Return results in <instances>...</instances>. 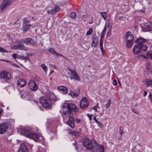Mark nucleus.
Returning <instances> with one entry per match:
<instances>
[{
  "label": "nucleus",
  "mask_w": 152,
  "mask_h": 152,
  "mask_svg": "<svg viewBox=\"0 0 152 152\" xmlns=\"http://www.w3.org/2000/svg\"><path fill=\"white\" fill-rule=\"evenodd\" d=\"M28 40L29 44L33 45H36L35 42L32 39L28 38Z\"/></svg>",
  "instance_id": "obj_25"
},
{
  "label": "nucleus",
  "mask_w": 152,
  "mask_h": 152,
  "mask_svg": "<svg viewBox=\"0 0 152 152\" xmlns=\"http://www.w3.org/2000/svg\"><path fill=\"white\" fill-rule=\"evenodd\" d=\"M148 56L152 59V52H150L148 53Z\"/></svg>",
  "instance_id": "obj_49"
},
{
  "label": "nucleus",
  "mask_w": 152,
  "mask_h": 152,
  "mask_svg": "<svg viewBox=\"0 0 152 152\" xmlns=\"http://www.w3.org/2000/svg\"><path fill=\"white\" fill-rule=\"evenodd\" d=\"M145 27L147 28V29H148L149 31H150L152 29V24H150L148 25H145Z\"/></svg>",
  "instance_id": "obj_29"
},
{
  "label": "nucleus",
  "mask_w": 152,
  "mask_h": 152,
  "mask_svg": "<svg viewBox=\"0 0 152 152\" xmlns=\"http://www.w3.org/2000/svg\"><path fill=\"white\" fill-rule=\"evenodd\" d=\"M28 150L24 144L21 145L18 150V152H28Z\"/></svg>",
  "instance_id": "obj_17"
},
{
  "label": "nucleus",
  "mask_w": 152,
  "mask_h": 152,
  "mask_svg": "<svg viewBox=\"0 0 152 152\" xmlns=\"http://www.w3.org/2000/svg\"><path fill=\"white\" fill-rule=\"evenodd\" d=\"M26 54L27 55V56H28L29 58V56H32V53H26Z\"/></svg>",
  "instance_id": "obj_53"
},
{
  "label": "nucleus",
  "mask_w": 152,
  "mask_h": 152,
  "mask_svg": "<svg viewBox=\"0 0 152 152\" xmlns=\"http://www.w3.org/2000/svg\"><path fill=\"white\" fill-rule=\"evenodd\" d=\"M98 148L96 151H92L93 152H104V148L103 145L99 146L98 144Z\"/></svg>",
  "instance_id": "obj_23"
},
{
  "label": "nucleus",
  "mask_w": 152,
  "mask_h": 152,
  "mask_svg": "<svg viewBox=\"0 0 152 152\" xmlns=\"http://www.w3.org/2000/svg\"><path fill=\"white\" fill-rule=\"evenodd\" d=\"M10 5V0H4L1 6V8L2 11L4 10Z\"/></svg>",
  "instance_id": "obj_13"
},
{
  "label": "nucleus",
  "mask_w": 152,
  "mask_h": 152,
  "mask_svg": "<svg viewBox=\"0 0 152 152\" xmlns=\"http://www.w3.org/2000/svg\"><path fill=\"white\" fill-rule=\"evenodd\" d=\"M18 54L17 53H13L12 55V57L15 59L17 58Z\"/></svg>",
  "instance_id": "obj_45"
},
{
  "label": "nucleus",
  "mask_w": 152,
  "mask_h": 152,
  "mask_svg": "<svg viewBox=\"0 0 152 152\" xmlns=\"http://www.w3.org/2000/svg\"><path fill=\"white\" fill-rule=\"evenodd\" d=\"M37 152H46V151L40 148L38 149Z\"/></svg>",
  "instance_id": "obj_42"
},
{
  "label": "nucleus",
  "mask_w": 152,
  "mask_h": 152,
  "mask_svg": "<svg viewBox=\"0 0 152 152\" xmlns=\"http://www.w3.org/2000/svg\"><path fill=\"white\" fill-rule=\"evenodd\" d=\"M27 96V94L25 93H23L21 95V97L23 99L26 98Z\"/></svg>",
  "instance_id": "obj_38"
},
{
  "label": "nucleus",
  "mask_w": 152,
  "mask_h": 152,
  "mask_svg": "<svg viewBox=\"0 0 152 152\" xmlns=\"http://www.w3.org/2000/svg\"><path fill=\"white\" fill-rule=\"evenodd\" d=\"M57 89L63 94H66L68 92V89L64 86H59L58 87Z\"/></svg>",
  "instance_id": "obj_15"
},
{
  "label": "nucleus",
  "mask_w": 152,
  "mask_h": 152,
  "mask_svg": "<svg viewBox=\"0 0 152 152\" xmlns=\"http://www.w3.org/2000/svg\"><path fill=\"white\" fill-rule=\"evenodd\" d=\"M105 35V33L102 32V35L101 36V39H102V38L103 37H104Z\"/></svg>",
  "instance_id": "obj_54"
},
{
  "label": "nucleus",
  "mask_w": 152,
  "mask_h": 152,
  "mask_svg": "<svg viewBox=\"0 0 152 152\" xmlns=\"http://www.w3.org/2000/svg\"><path fill=\"white\" fill-rule=\"evenodd\" d=\"M21 60H23L25 61V62H26L27 60H28L30 62V60L28 56H21Z\"/></svg>",
  "instance_id": "obj_28"
},
{
  "label": "nucleus",
  "mask_w": 152,
  "mask_h": 152,
  "mask_svg": "<svg viewBox=\"0 0 152 152\" xmlns=\"http://www.w3.org/2000/svg\"><path fill=\"white\" fill-rule=\"evenodd\" d=\"M50 65L54 69H56V66L54 65H53V64H50Z\"/></svg>",
  "instance_id": "obj_55"
},
{
  "label": "nucleus",
  "mask_w": 152,
  "mask_h": 152,
  "mask_svg": "<svg viewBox=\"0 0 152 152\" xmlns=\"http://www.w3.org/2000/svg\"><path fill=\"white\" fill-rule=\"evenodd\" d=\"M8 128V125L7 124L3 123L0 124V134H4Z\"/></svg>",
  "instance_id": "obj_12"
},
{
  "label": "nucleus",
  "mask_w": 152,
  "mask_h": 152,
  "mask_svg": "<svg viewBox=\"0 0 152 152\" xmlns=\"http://www.w3.org/2000/svg\"><path fill=\"white\" fill-rule=\"evenodd\" d=\"M103 41L102 40V39H101L100 41V47L102 46L103 45Z\"/></svg>",
  "instance_id": "obj_51"
},
{
  "label": "nucleus",
  "mask_w": 152,
  "mask_h": 152,
  "mask_svg": "<svg viewBox=\"0 0 152 152\" xmlns=\"http://www.w3.org/2000/svg\"><path fill=\"white\" fill-rule=\"evenodd\" d=\"M111 28L109 30L108 32L107 33V36H110L111 35Z\"/></svg>",
  "instance_id": "obj_47"
},
{
  "label": "nucleus",
  "mask_w": 152,
  "mask_h": 152,
  "mask_svg": "<svg viewBox=\"0 0 152 152\" xmlns=\"http://www.w3.org/2000/svg\"><path fill=\"white\" fill-rule=\"evenodd\" d=\"M20 131L22 134L28 137L29 135H30V134L31 132V129L30 128L25 127L21 128Z\"/></svg>",
  "instance_id": "obj_11"
},
{
  "label": "nucleus",
  "mask_w": 152,
  "mask_h": 152,
  "mask_svg": "<svg viewBox=\"0 0 152 152\" xmlns=\"http://www.w3.org/2000/svg\"><path fill=\"white\" fill-rule=\"evenodd\" d=\"M149 99H150L151 102L152 103V95L149 94L148 96Z\"/></svg>",
  "instance_id": "obj_44"
},
{
  "label": "nucleus",
  "mask_w": 152,
  "mask_h": 152,
  "mask_svg": "<svg viewBox=\"0 0 152 152\" xmlns=\"http://www.w3.org/2000/svg\"><path fill=\"white\" fill-rule=\"evenodd\" d=\"M39 103L42 106L46 109H50L51 106V100L47 98L46 97H42L40 98Z\"/></svg>",
  "instance_id": "obj_4"
},
{
  "label": "nucleus",
  "mask_w": 152,
  "mask_h": 152,
  "mask_svg": "<svg viewBox=\"0 0 152 152\" xmlns=\"http://www.w3.org/2000/svg\"><path fill=\"white\" fill-rule=\"evenodd\" d=\"M29 21H28L27 19L26 18H24L23 19V23L25 24L29 23Z\"/></svg>",
  "instance_id": "obj_46"
},
{
  "label": "nucleus",
  "mask_w": 152,
  "mask_h": 152,
  "mask_svg": "<svg viewBox=\"0 0 152 152\" xmlns=\"http://www.w3.org/2000/svg\"><path fill=\"white\" fill-rule=\"evenodd\" d=\"M142 30L144 32H147V31H149V30L148 29H147V28L145 27V25L144 26L142 27Z\"/></svg>",
  "instance_id": "obj_37"
},
{
  "label": "nucleus",
  "mask_w": 152,
  "mask_h": 152,
  "mask_svg": "<svg viewBox=\"0 0 152 152\" xmlns=\"http://www.w3.org/2000/svg\"><path fill=\"white\" fill-rule=\"evenodd\" d=\"M147 49V46L146 45L140 44L134 46L133 49V51L134 54H137L140 52L141 50L145 51Z\"/></svg>",
  "instance_id": "obj_5"
},
{
  "label": "nucleus",
  "mask_w": 152,
  "mask_h": 152,
  "mask_svg": "<svg viewBox=\"0 0 152 152\" xmlns=\"http://www.w3.org/2000/svg\"><path fill=\"white\" fill-rule=\"evenodd\" d=\"M113 85H116L117 84V81L115 80H114L113 82Z\"/></svg>",
  "instance_id": "obj_50"
},
{
  "label": "nucleus",
  "mask_w": 152,
  "mask_h": 152,
  "mask_svg": "<svg viewBox=\"0 0 152 152\" xmlns=\"http://www.w3.org/2000/svg\"><path fill=\"white\" fill-rule=\"evenodd\" d=\"M0 61H5V62H10V61H9L8 60H4V59H0Z\"/></svg>",
  "instance_id": "obj_59"
},
{
  "label": "nucleus",
  "mask_w": 152,
  "mask_h": 152,
  "mask_svg": "<svg viewBox=\"0 0 152 152\" xmlns=\"http://www.w3.org/2000/svg\"><path fill=\"white\" fill-rule=\"evenodd\" d=\"M28 86L29 89L32 91H36L38 88V86L34 80H30Z\"/></svg>",
  "instance_id": "obj_9"
},
{
  "label": "nucleus",
  "mask_w": 152,
  "mask_h": 152,
  "mask_svg": "<svg viewBox=\"0 0 152 152\" xmlns=\"http://www.w3.org/2000/svg\"><path fill=\"white\" fill-rule=\"evenodd\" d=\"M3 111V110L0 108V115L1 114Z\"/></svg>",
  "instance_id": "obj_63"
},
{
  "label": "nucleus",
  "mask_w": 152,
  "mask_h": 152,
  "mask_svg": "<svg viewBox=\"0 0 152 152\" xmlns=\"http://www.w3.org/2000/svg\"><path fill=\"white\" fill-rule=\"evenodd\" d=\"M28 38H25L21 39L20 41L28 45Z\"/></svg>",
  "instance_id": "obj_32"
},
{
  "label": "nucleus",
  "mask_w": 152,
  "mask_h": 152,
  "mask_svg": "<svg viewBox=\"0 0 152 152\" xmlns=\"http://www.w3.org/2000/svg\"><path fill=\"white\" fill-rule=\"evenodd\" d=\"M93 31V30L92 28H90L89 30L86 32V35H89L92 34Z\"/></svg>",
  "instance_id": "obj_31"
},
{
  "label": "nucleus",
  "mask_w": 152,
  "mask_h": 152,
  "mask_svg": "<svg viewBox=\"0 0 152 152\" xmlns=\"http://www.w3.org/2000/svg\"><path fill=\"white\" fill-rule=\"evenodd\" d=\"M76 121L77 123H80V120L78 119H76Z\"/></svg>",
  "instance_id": "obj_56"
},
{
  "label": "nucleus",
  "mask_w": 152,
  "mask_h": 152,
  "mask_svg": "<svg viewBox=\"0 0 152 152\" xmlns=\"http://www.w3.org/2000/svg\"><path fill=\"white\" fill-rule=\"evenodd\" d=\"M69 69L70 73V76L69 77L71 79L76 80L80 81V78L77 73L75 71H73L71 69Z\"/></svg>",
  "instance_id": "obj_10"
},
{
  "label": "nucleus",
  "mask_w": 152,
  "mask_h": 152,
  "mask_svg": "<svg viewBox=\"0 0 152 152\" xmlns=\"http://www.w3.org/2000/svg\"><path fill=\"white\" fill-rule=\"evenodd\" d=\"M93 119H94V120L97 123L98 121L96 119V116H94V118H93Z\"/></svg>",
  "instance_id": "obj_57"
},
{
  "label": "nucleus",
  "mask_w": 152,
  "mask_h": 152,
  "mask_svg": "<svg viewBox=\"0 0 152 152\" xmlns=\"http://www.w3.org/2000/svg\"><path fill=\"white\" fill-rule=\"evenodd\" d=\"M69 94L73 98H76L78 95V94L77 93H76L72 91H71L69 93Z\"/></svg>",
  "instance_id": "obj_26"
},
{
  "label": "nucleus",
  "mask_w": 152,
  "mask_h": 152,
  "mask_svg": "<svg viewBox=\"0 0 152 152\" xmlns=\"http://www.w3.org/2000/svg\"><path fill=\"white\" fill-rule=\"evenodd\" d=\"M26 84V81L24 79H20L17 81V85L19 87H23Z\"/></svg>",
  "instance_id": "obj_16"
},
{
  "label": "nucleus",
  "mask_w": 152,
  "mask_h": 152,
  "mask_svg": "<svg viewBox=\"0 0 152 152\" xmlns=\"http://www.w3.org/2000/svg\"><path fill=\"white\" fill-rule=\"evenodd\" d=\"M60 9V8L58 6H56L55 7V9L54 10V12H55V13L58 12Z\"/></svg>",
  "instance_id": "obj_36"
},
{
  "label": "nucleus",
  "mask_w": 152,
  "mask_h": 152,
  "mask_svg": "<svg viewBox=\"0 0 152 152\" xmlns=\"http://www.w3.org/2000/svg\"><path fill=\"white\" fill-rule=\"evenodd\" d=\"M132 110V111L134 113H137V112L136 111L133 109H131Z\"/></svg>",
  "instance_id": "obj_62"
},
{
  "label": "nucleus",
  "mask_w": 152,
  "mask_h": 152,
  "mask_svg": "<svg viewBox=\"0 0 152 152\" xmlns=\"http://www.w3.org/2000/svg\"><path fill=\"white\" fill-rule=\"evenodd\" d=\"M109 25H110V23L109 22H108L107 24V27H109Z\"/></svg>",
  "instance_id": "obj_64"
},
{
  "label": "nucleus",
  "mask_w": 152,
  "mask_h": 152,
  "mask_svg": "<svg viewBox=\"0 0 152 152\" xmlns=\"http://www.w3.org/2000/svg\"><path fill=\"white\" fill-rule=\"evenodd\" d=\"M107 103L105 104V106L106 108H108L111 104V102L110 99H108L107 101Z\"/></svg>",
  "instance_id": "obj_30"
},
{
  "label": "nucleus",
  "mask_w": 152,
  "mask_h": 152,
  "mask_svg": "<svg viewBox=\"0 0 152 152\" xmlns=\"http://www.w3.org/2000/svg\"><path fill=\"white\" fill-rule=\"evenodd\" d=\"M69 133L75 136H79L80 134V133L79 132L75 130L70 131L69 132Z\"/></svg>",
  "instance_id": "obj_22"
},
{
  "label": "nucleus",
  "mask_w": 152,
  "mask_h": 152,
  "mask_svg": "<svg viewBox=\"0 0 152 152\" xmlns=\"http://www.w3.org/2000/svg\"><path fill=\"white\" fill-rule=\"evenodd\" d=\"M145 85L147 87L152 86V80L148 79L146 80V83Z\"/></svg>",
  "instance_id": "obj_24"
},
{
  "label": "nucleus",
  "mask_w": 152,
  "mask_h": 152,
  "mask_svg": "<svg viewBox=\"0 0 152 152\" xmlns=\"http://www.w3.org/2000/svg\"><path fill=\"white\" fill-rule=\"evenodd\" d=\"M126 41V45L128 48H130L133 44L134 37L131 33L129 31L127 32L124 37Z\"/></svg>",
  "instance_id": "obj_3"
},
{
  "label": "nucleus",
  "mask_w": 152,
  "mask_h": 152,
  "mask_svg": "<svg viewBox=\"0 0 152 152\" xmlns=\"http://www.w3.org/2000/svg\"><path fill=\"white\" fill-rule=\"evenodd\" d=\"M17 42V45H13L12 47V49L15 50H20L24 51H26L27 49L25 47L24 44L23 42L20 41H16Z\"/></svg>",
  "instance_id": "obj_6"
},
{
  "label": "nucleus",
  "mask_w": 152,
  "mask_h": 152,
  "mask_svg": "<svg viewBox=\"0 0 152 152\" xmlns=\"http://www.w3.org/2000/svg\"><path fill=\"white\" fill-rule=\"evenodd\" d=\"M17 58L19 59H21V56H20L18 55Z\"/></svg>",
  "instance_id": "obj_61"
},
{
  "label": "nucleus",
  "mask_w": 152,
  "mask_h": 152,
  "mask_svg": "<svg viewBox=\"0 0 152 152\" xmlns=\"http://www.w3.org/2000/svg\"><path fill=\"white\" fill-rule=\"evenodd\" d=\"M102 15L104 20H105L107 18V14L106 12H101Z\"/></svg>",
  "instance_id": "obj_34"
},
{
  "label": "nucleus",
  "mask_w": 152,
  "mask_h": 152,
  "mask_svg": "<svg viewBox=\"0 0 152 152\" xmlns=\"http://www.w3.org/2000/svg\"><path fill=\"white\" fill-rule=\"evenodd\" d=\"M106 31V24H105V26L104 27V28L102 30V32L103 33H105Z\"/></svg>",
  "instance_id": "obj_48"
},
{
  "label": "nucleus",
  "mask_w": 152,
  "mask_h": 152,
  "mask_svg": "<svg viewBox=\"0 0 152 152\" xmlns=\"http://www.w3.org/2000/svg\"><path fill=\"white\" fill-rule=\"evenodd\" d=\"M96 123L98 124V126L102 129L103 126L102 123L98 121Z\"/></svg>",
  "instance_id": "obj_39"
},
{
  "label": "nucleus",
  "mask_w": 152,
  "mask_h": 152,
  "mask_svg": "<svg viewBox=\"0 0 152 152\" xmlns=\"http://www.w3.org/2000/svg\"><path fill=\"white\" fill-rule=\"evenodd\" d=\"M0 52H8L7 50H5L4 48L0 47Z\"/></svg>",
  "instance_id": "obj_40"
},
{
  "label": "nucleus",
  "mask_w": 152,
  "mask_h": 152,
  "mask_svg": "<svg viewBox=\"0 0 152 152\" xmlns=\"http://www.w3.org/2000/svg\"><path fill=\"white\" fill-rule=\"evenodd\" d=\"M65 107L67 108L68 111H63V114L66 116L69 117V120L67 121L66 124L70 127L73 128L75 127V120L74 117L70 116L72 111L77 112L78 111L79 108L76 107V105L72 103H66L64 105Z\"/></svg>",
  "instance_id": "obj_1"
},
{
  "label": "nucleus",
  "mask_w": 152,
  "mask_h": 152,
  "mask_svg": "<svg viewBox=\"0 0 152 152\" xmlns=\"http://www.w3.org/2000/svg\"><path fill=\"white\" fill-rule=\"evenodd\" d=\"M58 56H61L64 59H65L66 60H67V58L63 55L59 54V55H58Z\"/></svg>",
  "instance_id": "obj_52"
},
{
  "label": "nucleus",
  "mask_w": 152,
  "mask_h": 152,
  "mask_svg": "<svg viewBox=\"0 0 152 152\" xmlns=\"http://www.w3.org/2000/svg\"><path fill=\"white\" fill-rule=\"evenodd\" d=\"M147 92L145 91H144V96H145L147 95Z\"/></svg>",
  "instance_id": "obj_58"
},
{
  "label": "nucleus",
  "mask_w": 152,
  "mask_h": 152,
  "mask_svg": "<svg viewBox=\"0 0 152 152\" xmlns=\"http://www.w3.org/2000/svg\"><path fill=\"white\" fill-rule=\"evenodd\" d=\"M49 52L53 55L58 56L59 53L56 52L53 48H50L48 50Z\"/></svg>",
  "instance_id": "obj_19"
},
{
  "label": "nucleus",
  "mask_w": 152,
  "mask_h": 152,
  "mask_svg": "<svg viewBox=\"0 0 152 152\" xmlns=\"http://www.w3.org/2000/svg\"><path fill=\"white\" fill-rule=\"evenodd\" d=\"M88 116L89 117V120H91L92 119V115H88Z\"/></svg>",
  "instance_id": "obj_60"
},
{
  "label": "nucleus",
  "mask_w": 152,
  "mask_h": 152,
  "mask_svg": "<svg viewBox=\"0 0 152 152\" xmlns=\"http://www.w3.org/2000/svg\"><path fill=\"white\" fill-rule=\"evenodd\" d=\"M54 10L51 9L50 10H47V13L49 14L53 15L55 13V12H54Z\"/></svg>",
  "instance_id": "obj_33"
},
{
  "label": "nucleus",
  "mask_w": 152,
  "mask_h": 152,
  "mask_svg": "<svg viewBox=\"0 0 152 152\" xmlns=\"http://www.w3.org/2000/svg\"><path fill=\"white\" fill-rule=\"evenodd\" d=\"M70 16L71 18L74 19L76 17V14L75 12H72L70 14Z\"/></svg>",
  "instance_id": "obj_35"
},
{
  "label": "nucleus",
  "mask_w": 152,
  "mask_h": 152,
  "mask_svg": "<svg viewBox=\"0 0 152 152\" xmlns=\"http://www.w3.org/2000/svg\"><path fill=\"white\" fill-rule=\"evenodd\" d=\"M84 147L88 150L92 151H96L98 148V144L95 141L93 144L92 141L88 138L85 137L80 140Z\"/></svg>",
  "instance_id": "obj_2"
},
{
  "label": "nucleus",
  "mask_w": 152,
  "mask_h": 152,
  "mask_svg": "<svg viewBox=\"0 0 152 152\" xmlns=\"http://www.w3.org/2000/svg\"><path fill=\"white\" fill-rule=\"evenodd\" d=\"M0 78L4 79L7 81L11 79V75L10 73L5 71H3L0 73Z\"/></svg>",
  "instance_id": "obj_7"
},
{
  "label": "nucleus",
  "mask_w": 152,
  "mask_h": 152,
  "mask_svg": "<svg viewBox=\"0 0 152 152\" xmlns=\"http://www.w3.org/2000/svg\"><path fill=\"white\" fill-rule=\"evenodd\" d=\"M100 49L102 52V54L103 56H104V49L103 47V46L100 47Z\"/></svg>",
  "instance_id": "obj_43"
},
{
  "label": "nucleus",
  "mask_w": 152,
  "mask_h": 152,
  "mask_svg": "<svg viewBox=\"0 0 152 152\" xmlns=\"http://www.w3.org/2000/svg\"><path fill=\"white\" fill-rule=\"evenodd\" d=\"M41 66L45 73H46L48 70L47 67L44 64H42Z\"/></svg>",
  "instance_id": "obj_27"
},
{
  "label": "nucleus",
  "mask_w": 152,
  "mask_h": 152,
  "mask_svg": "<svg viewBox=\"0 0 152 152\" xmlns=\"http://www.w3.org/2000/svg\"><path fill=\"white\" fill-rule=\"evenodd\" d=\"M29 138H30L34 140L35 141H37L39 139V136L37 133H32L31 132L29 135Z\"/></svg>",
  "instance_id": "obj_14"
},
{
  "label": "nucleus",
  "mask_w": 152,
  "mask_h": 152,
  "mask_svg": "<svg viewBox=\"0 0 152 152\" xmlns=\"http://www.w3.org/2000/svg\"><path fill=\"white\" fill-rule=\"evenodd\" d=\"M145 41L146 39H145L141 38L137 39L135 41V42L137 43L138 44H143L142 43L145 42Z\"/></svg>",
  "instance_id": "obj_20"
},
{
  "label": "nucleus",
  "mask_w": 152,
  "mask_h": 152,
  "mask_svg": "<svg viewBox=\"0 0 152 152\" xmlns=\"http://www.w3.org/2000/svg\"><path fill=\"white\" fill-rule=\"evenodd\" d=\"M89 102L88 99L85 97H83L81 100L80 107L81 109H84L88 106Z\"/></svg>",
  "instance_id": "obj_8"
},
{
  "label": "nucleus",
  "mask_w": 152,
  "mask_h": 152,
  "mask_svg": "<svg viewBox=\"0 0 152 152\" xmlns=\"http://www.w3.org/2000/svg\"><path fill=\"white\" fill-rule=\"evenodd\" d=\"M98 39L97 38L95 37L93 38V39L91 44L92 46L95 47L98 44Z\"/></svg>",
  "instance_id": "obj_18"
},
{
  "label": "nucleus",
  "mask_w": 152,
  "mask_h": 152,
  "mask_svg": "<svg viewBox=\"0 0 152 152\" xmlns=\"http://www.w3.org/2000/svg\"><path fill=\"white\" fill-rule=\"evenodd\" d=\"M31 26L30 24L27 25L26 24L24 25L23 27V30L24 32H26L28 31L30 26Z\"/></svg>",
  "instance_id": "obj_21"
},
{
  "label": "nucleus",
  "mask_w": 152,
  "mask_h": 152,
  "mask_svg": "<svg viewBox=\"0 0 152 152\" xmlns=\"http://www.w3.org/2000/svg\"><path fill=\"white\" fill-rule=\"evenodd\" d=\"M96 107H97L98 108H100L98 106V104H97L93 108V109L95 110L96 112H98V111H97V109Z\"/></svg>",
  "instance_id": "obj_41"
}]
</instances>
